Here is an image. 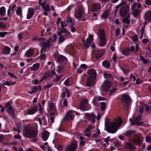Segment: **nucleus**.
I'll list each match as a JSON object with an SVG mask.
<instances>
[{"label":"nucleus","instance_id":"obj_1","mask_svg":"<svg viewBox=\"0 0 151 151\" xmlns=\"http://www.w3.org/2000/svg\"><path fill=\"white\" fill-rule=\"evenodd\" d=\"M122 123L121 117H119L115 121L110 123L108 121H106L105 122V129L108 133H114L117 130V128Z\"/></svg>","mask_w":151,"mask_h":151},{"label":"nucleus","instance_id":"obj_2","mask_svg":"<svg viewBox=\"0 0 151 151\" xmlns=\"http://www.w3.org/2000/svg\"><path fill=\"white\" fill-rule=\"evenodd\" d=\"M38 133L37 129L30 125L27 126L24 128L23 132L24 136L27 138H33L31 140V141L36 142L37 140V137Z\"/></svg>","mask_w":151,"mask_h":151},{"label":"nucleus","instance_id":"obj_3","mask_svg":"<svg viewBox=\"0 0 151 151\" xmlns=\"http://www.w3.org/2000/svg\"><path fill=\"white\" fill-rule=\"evenodd\" d=\"M132 141L134 145L129 142H126L124 145L125 148L130 151H134L136 148L135 145L140 146L142 144L143 140H142L139 138H135L133 139Z\"/></svg>","mask_w":151,"mask_h":151},{"label":"nucleus","instance_id":"obj_4","mask_svg":"<svg viewBox=\"0 0 151 151\" xmlns=\"http://www.w3.org/2000/svg\"><path fill=\"white\" fill-rule=\"evenodd\" d=\"M88 76L86 82V86L90 87L92 86L96 78L97 73L96 70L92 68L89 70L88 72Z\"/></svg>","mask_w":151,"mask_h":151},{"label":"nucleus","instance_id":"obj_5","mask_svg":"<svg viewBox=\"0 0 151 151\" xmlns=\"http://www.w3.org/2000/svg\"><path fill=\"white\" fill-rule=\"evenodd\" d=\"M98 33L99 36V46L101 47H104L106 45V42L105 31L103 29H100Z\"/></svg>","mask_w":151,"mask_h":151},{"label":"nucleus","instance_id":"obj_6","mask_svg":"<svg viewBox=\"0 0 151 151\" xmlns=\"http://www.w3.org/2000/svg\"><path fill=\"white\" fill-rule=\"evenodd\" d=\"M121 99L122 102L128 108L132 102L130 96L127 94H124L122 95Z\"/></svg>","mask_w":151,"mask_h":151},{"label":"nucleus","instance_id":"obj_7","mask_svg":"<svg viewBox=\"0 0 151 151\" xmlns=\"http://www.w3.org/2000/svg\"><path fill=\"white\" fill-rule=\"evenodd\" d=\"M4 106L6 108H7V112L13 119H14L15 117V115L14 114L15 109L10 104V102H8L5 104Z\"/></svg>","mask_w":151,"mask_h":151},{"label":"nucleus","instance_id":"obj_8","mask_svg":"<svg viewBox=\"0 0 151 151\" xmlns=\"http://www.w3.org/2000/svg\"><path fill=\"white\" fill-rule=\"evenodd\" d=\"M129 6L126 5L121 7L119 10L120 15L121 17H123L126 16L128 14L129 10Z\"/></svg>","mask_w":151,"mask_h":151},{"label":"nucleus","instance_id":"obj_9","mask_svg":"<svg viewBox=\"0 0 151 151\" xmlns=\"http://www.w3.org/2000/svg\"><path fill=\"white\" fill-rule=\"evenodd\" d=\"M48 107L49 108L48 111L50 113V115L51 116H54L56 114V109L55 105L52 102L48 103Z\"/></svg>","mask_w":151,"mask_h":151},{"label":"nucleus","instance_id":"obj_10","mask_svg":"<svg viewBox=\"0 0 151 151\" xmlns=\"http://www.w3.org/2000/svg\"><path fill=\"white\" fill-rule=\"evenodd\" d=\"M54 57L55 58H57L58 62L61 63H65L67 61V59L65 56L62 55H59L58 53H55Z\"/></svg>","mask_w":151,"mask_h":151},{"label":"nucleus","instance_id":"obj_11","mask_svg":"<svg viewBox=\"0 0 151 151\" xmlns=\"http://www.w3.org/2000/svg\"><path fill=\"white\" fill-rule=\"evenodd\" d=\"M77 146V142H73L66 147L65 151H75Z\"/></svg>","mask_w":151,"mask_h":151},{"label":"nucleus","instance_id":"obj_12","mask_svg":"<svg viewBox=\"0 0 151 151\" xmlns=\"http://www.w3.org/2000/svg\"><path fill=\"white\" fill-rule=\"evenodd\" d=\"M74 117V111L70 110L66 113L64 119L66 121H70L73 120Z\"/></svg>","mask_w":151,"mask_h":151},{"label":"nucleus","instance_id":"obj_13","mask_svg":"<svg viewBox=\"0 0 151 151\" xmlns=\"http://www.w3.org/2000/svg\"><path fill=\"white\" fill-rule=\"evenodd\" d=\"M88 103V100L86 99H83L81 101L79 106V109L83 111H86L87 110L86 107L87 104Z\"/></svg>","mask_w":151,"mask_h":151},{"label":"nucleus","instance_id":"obj_14","mask_svg":"<svg viewBox=\"0 0 151 151\" xmlns=\"http://www.w3.org/2000/svg\"><path fill=\"white\" fill-rule=\"evenodd\" d=\"M38 109V106L36 105L35 104L33 106L28 110L27 114H24V115H33L37 111Z\"/></svg>","mask_w":151,"mask_h":151},{"label":"nucleus","instance_id":"obj_15","mask_svg":"<svg viewBox=\"0 0 151 151\" xmlns=\"http://www.w3.org/2000/svg\"><path fill=\"white\" fill-rule=\"evenodd\" d=\"M84 12V11L83 8L81 7H79L78 10L75 12V17L77 19H78L81 17Z\"/></svg>","mask_w":151,"mask_h":151},{"label":"nucleus","instance_id":"obj_16","mask_svg":"<svg viewBox=\"0 0 151 151\" xmlns=\"http://www.w3.org/2000/svg\"><path fill=\"white\" fill-rule=\"evenodd\" d=\"M102 87L104 91L108 92L111 87L110 82L109 80H105L102 84Z\"/></svg>","mask_w":151,"mask_h":151},{"label":"nucleus","instance_id":"obj_17","mask_svg":"<svg viewBox=\"0 0 151 151\" xmlns=\"http://www.w3.org/2000/svg\"><path fill=\"white\" fill-rule=\"evenodd\" d=\"M85 115L88 120H91V123H94L95 122L96 116L93 113L91 114L87 113L85 114Z\"/></svg>","mask_w":151,"mask_h":151},{"label":"nucleus","instance_id":"obj_18","mask_svg":"<svg viewBox=\"0 0 151 151\" xmlns=\"http://www.w3.org/2000/svg\"><path fill=\"white\" fill-rule=\"evenodd\" d=\"M101 5L100 4L98 3H94L91 6V10L92 12L96 11L101 9Z\"/></svg>","mask_w":151,"mask_h":151},{"label":"nucleus","instance_id":"obj_19","mask_svg":"<svg viewBox=\"0 0 151 151\" xmlns=\"http://www.w3.org/2000/svg\"><path fill=\"white\" fill-rule=\"evenodd\" d=\"M40 43L42 48L45 50H47V47H49L50 45L49 40H47L46 42H40Z\"/></svg>","mask_w":151,"mask_h":151},{"label":"nucleus","instance_id":"obj_20","mask_svg":"<svg viewBox=\"0 0 151 151\" xmlns=\"http://www.w3.org/2000/svg\"><path fill=\"white\" fill-rule=\"evenodd\" d=\"M34 14V10L32 8L29 9L28 11V13L27 15V19H30Z\"/></svg>","mask_w":151,"mask_h":151},{"label":"nucleus","instance_id":"obj_21","mask_svg":"<svg viewBox=\"0 0 151 151\" xmlns=\"http://www.w3.org/2000/svg\"><path fill=\"white\" fill-rule=\"evenodd\" d=\"M49 135V132L47 130H45L42 134V139L44 141H46L48 139Z\"/></svg>","mask_w":151,"mask_h":151},{"label":"nucleus","instance_id":"obj_22","mask_svg":"<svg viewBox=\"0 0 151 151\" xmlns=\"http://www.w3.org/2000/svg\"><path fill=\"white\" fill-rule=\"evenodd\" d=\"M145 19L147 21L151 22V10L148 11L145 13Z\"/></svg>","mask_w":151,"mask_h":151},{"label":"nucleus","instance_id":"obj_23","mask_svg":"<svg viewBox=\"0 0 151 151\" xmlns=\"http://www.w3.org/2000/svg\"><path fill=\"white\" fill-rule=\"evenodd\" d=\"M11 51V48L8 46H5L2 51V53L4 54H9Z\"/></svg>","mask_w":151,"mask_h":151},{"label":"nucleus","instance_id":"obj_24","mask_svg":"<svg viewBox=\"0 0 151 151\" xmlns=\"http://www.w3.org/2000/svg\"><path fill=\"white\" fill-rule=\"evenodd\" d=\"M122 53L126 56H128L130 55L129 52V48L126 47L121 50Z\"/></svg>","mask_w":151,"mask_h":151},{"label":"nucleus","instance_id":"obj_25","mask_svg":"<svg viewBox=\"0 0 151 151\" xmlns=\"http://www.w3.org/2000/svg\"><path fill=\"white\" fill-rule=\"evenodd\" d=\"M40 67V64L38 63H36L33 65L32 66L30 67V70L32 71H35L37 70Z\"/></svg>","mask_w":151,"mask_h":151},{"label":"nucleus","instance_id":"obj_26","mask_svg":"<svg viewBox=\"0 0 151 151\" xmlns=\"http://www.w3.org/2000/svg\"><path fill=\"white\" fill-rule=\"evenodd\" d=\"M102 64L104 67L107 69L109 68L111 66L109 62L106 60L103 61L102 63Z\"/></svg>","mask_w":151,"mask_h":151},{"label":"nucleus","instance_id":"obj_27","mask_svg":"<svg viewBox=\"0 0 151 151\" xmlns=\"http://www.w3.org/2000/svg\"><path fill=\"white\" fill-rule=\"evenodd\" d=\"M103 75L105 78L108 79V80H112L113 79L111 74L104 73Z\"/></svg>","mask_w":151,"mask_h":151},{"label":"nucleus","instance_id":"obj_28","mask_svg":"<svg viewBox=\"0 0 151 151\" xmlns=\"http://www.w3.org/2000/svg\"><path fill=\"white\" fill-rule=\"evenodd\" d=\"M129 121L132 125H138L139 124V121L136 118L134 120L131 118H130L129 119Z\"/></svg>","mask_w":151,"mask_h":151},{"label":"nucleus","instance_id":"obj_29","mask_svg":"<svg viewBox=\"0 0 151 151\" xmlns=\"http://www.w3.org/2000/svg\"><path fill=\"white\" fill-rule=\"evenodd\" d=\"M130 17L129 14H128L127 17L125 18L122 20V22L124 23H126L127 24L129 25L130 24V20L128 19Z\"/></svg>","mask_w":151,"mask_h":151},{"label":"nucleus","instance_id":"obj_30","mask_svg":"<svg viewBox=\"0 0 151 151\" xmlns=\"http://www.w3.org/2000/svg\"><path fill=\"white\" fill-rule=\"evenodd\" d=\"M6 9L5 7L2 6L0 8V15L1 16H4L6 13Z\"/></svg>","mask_w":151,"mask_h":151},{"label":"nucleus","instance_id":"obj_31","mask_svg":"<svg viewBox=\"0 0 151 151\" xmlns=\"http://www.w3.org/2000/svg\"><path fill=\"white\" fill-rule=\"evenodd\" d=\"M16 13L20 17H22V9L21 7H18L16 11Z\"/></svg>","mask_w":151,"mask_h":151},{"label":"nucleus","instance_id":"obj_32","mask_svg":"<svg viewBox=\"0 0 151 151\" xmlns=\"http://www.w3.org/2000/svg\"><path fill=\"white\" fill-rule=\"evenodd\" d=\"M92 40H91L90 38H87L86 42L85 43V47L86 48L88 47L89 45L92 43Z\"/></svg>","mask_w":151,"mask_h":151},{"label":"nucleus","instance_id":"obj_33","mask_svg":"<svg viewBox=\"0 0 151 151\" xmlns=\"http://www.w3.org/2000/svg\"><path fill=\"white\" fill-rule=\"evenodd\" d=\"M109 12L108 10H106L104 11L101 15V17L105 19L108 18L109 15Z\"/></svg>","mask_w":151,"mask_h":151},{"label":"nucleus","instance_id":"obj_34","mask_svg":"<svg viewBox=\"0 0 151 151\" xmlns=\"http://www.w3.org/2000/svg\"><path fill=\"white\" fill-rule=\"evenodd\" d=\"M41 5H42V8L45 11L50 12L51 11V9L49 4H46V6L45 5H43V4H41Z\"/></svg>","mask_w":151,"mask_h":151},{"label":"nucleus","instance_id":"obj_35","mask_svg":"<svg viewBox=\"0 0 151 151\" xmlns=\"http://www.w3.org/2000/svg\"><path fill=\"white\" fill-rule=\"evenodd\" d=\"M140 12V10L139 9H135L133 12V14L135 17H138Z\"/></svg>","mask_w":151,"mask_h":151},{"label":"nucleus","instance_id":"obj_36","mask_svg":"<svg viewBox=\"0 0 151 151\" xmlns=\"http://www.w3.org/2000/svg\"><path fill=\"white\" fill-rule=\"evenodd\" d=\"M33 54V52L29 50H28L25 52V55L27 57H30L32 56Z\"/></svg>","mask_w":151,"mask_h":151},{"label":"nucleus","instance_id":"obj_37","mask_svg":"<svg viewBox=\"0 0 151 151\" xmlns=\"http://www.w3.org/2000/svg\"><path fill=\"white\" fill-rule=\"evenodd\" d=\"M139 58L144 64H147L149 62V60L147 59H145L143 56H139Z\"/></svg>","mask_w":151,"mask_h":151},{"label":"nucleus","instance_id":"obj_38","mask_svg":"<svg viewBox=\"0 0 151 151\" xmlns=\"http://www.w3.org/2000/svg\"><path fill=\"white\" fill-rule=\"evenodd\" d=\"M143 104L145 107V111L151 112V106H150L147 104Z\"/></svg>","mask_w":151,"mask_h":151},{"label":"nucleus","instance_id":"obj_39","mask_svg":"<svg viewBox=\"0 0 151 151\" xmlns=\"http://www.w3.org/2000/svg\"><path fill=\"white\" fill-rule=\"evenodd\" d=\"M100 104L101 106V109L102 110H105L107 108L106 104L104 102H101Z\"/></svg>","mask_w":151,"mask_h":151},{"label":"nucleus","instance_id":"obj_40","mask_svg":"<svg viewBox=\"0 0 151 151\" xmlns=\"http://www.w3.org/2000/svg\"><path fill=\"white\" fill-rule=\"evenodd\" d=\"M16 83V82H10L9 81H6L3 84V85L8 86L11 85H14Z\"/></svg>","mask_w":151,"mask_h":151},{"label":"nucleus","instance_id":"obj_41","mask_svg":"<svg viewBox=\"0 0 151 151\" xmlns=\"http://www.w3.org/2000/svg\"><path fill=\"white\" fill-rule=\"evenodd\" d=\"M135 132L136 131L135 130H129L126 131L124 134L126 136H127Z\"/></svg>","mask_w":151,"mask_h":151},{"label":"nucleus","instance_id":"obj_42","mask_svg":"<svg viewBox=\"0 0 151 151\" xmlns=\"http://www.w3.org/2000/svg\"><path fill=\"white\" fill-rule=\"evenodd\" d=\"M60 31L62 33H65V35L67 37L69 35V33L67 32V29L64 28H61L60 29Z\"/></svg>","mask_w":151,"mask_h":151},{"label":"nucleus","instance_id":"obj_43","mask_svg":"<svg viewBox=\"0 0 151 151\" xmlns=\"http://www.w3.org/2000/svg\"><path fill=\"white\" fill-rule=\"evenodd\" d=\"M103 55V54L101 52L97 53L95 56L96 59L98 60L101 58L102 56Z\"/></svg>","mask_w":151,"mask_h":151},{"label":"nucleus","instance_id":"obj_44","mask_svg":"<svg viewBox=\"0 0 151 151\" xmlns=\"http://www.w3.org/2000/svg\"><path fill=\"white\" fill-rule=\"evenodd\" d=\"M93 128V127L91 125H89L86 129L85 131H84V133L86 132H89Z\"/></svg>","mask_w":151,"mask_h":151},{"label":"nucleus","instance_id":"obj_45","mask_svg":"<svg viewBox=\"0 0 151 151\" xmlns=\"http://www.w3.org/2000/svg\"><path fill=\"white\" fill-rule=\"evenodd\" d=\"M65 40V37L63 36H60L59 38L58 44H59L62 43Z\"/></svg>","mask_w":151,"mask_h":151},{"label":"nucleus","instance_id":"obj_46","mask_svg":"<svg viewBox=\"0 0 151 151\" xmlns=\"http://www.w3.org/2000/svg\"><path fill=\"white\" fill-rule=\"evenodd\" d=\"M98 99L96 97H95L93 101V104L96 106H98Z\"/></svg>","mask_w":151,"mask_h":151},{"label":"nucleus","instance_id":"obj_47","mask_svg":"<svg viewBox=\"0 0 151 151\" xmlns=\"http://www.w3.org/2000/svg\"><path fill=\"white\" fill-rule=\"evenodd\" d=\"M39 106V113L40 114H42L43 113V106H42L40 103L38 104Z\"/></svg>","mask_w":151,"mask_h":151},{"label":"nucleus","instance_id":"obj_48","mask_svg":"<svg viewBox=\"0 0 151 151\" xmlns=\"http://www.w3.org/2000/svg\"><path fill=\"white\" fill-rule=\"evenodd\" d=\"M145 109V106H141L139 109V112L141 114H142Z\"/></svg>","mask_w":151,"mask_h":151},{"label":"nucleus","instance_id":"obj_49","mask_svg":"<svg viewBox=\"0 0 151 151\" xmlns=\"http://www.w3.org/2000/svg\"><path fill=\"white\" fill-rule=\"evenodd\" d=\"M120 69L123 71L125 75H127V74L129 72V71L125 69L122 68V67L120 68Z\"/></svg>","mask_w":151,"mask_h":151},{"label":"nucleus","instance_id":"obj_50","mask_svg":"<svg viewBox=\"0 0 151 151\" xmlns=\"http://www.w3.org/2000/svg\"><path fill=\"white\" fill-rule=\"evenodd\" d=\"M7 34V32H0V37H4Z\"/></svg>","mask_w":151,"mask_h":151},{"label":"nucleus","instance_id":"obj_51","mask_svg":"<svg viewBox=\"0 0 151 151\" xmlns=\"http://www.w3.org/2000/svg\"><path fill=\"white\" fill-rule=\"evenodd\" d=\"M8 75L11 77L14 78L15 79H17V76H14L13 73L8 72Z\"/></svg>","mask_w":151,"mask_h":151},{"label":"nucleus","instance_id":"obj_52","mask_svg":"<svg viewBox=\"0 0 151 151\" xmlns=\"http://www.w3.org/2000/svg\"><path fill=\"white\" fill-rule=\"evenodd\" d=\"M133 41L134 42H137L138 40V36L137 35H135L134 36H133Z\"/></svg>","mask_w":151,"mask_h":151},{"label":"nucleus","instance_id":"obj_53","mask_svg":"<svg viewBox=\"0 0 151 151\" xmlns=\"http://www.w3.org/2000/svg\"><path fill=\"white\" fill-rule=\"evenodd\" d=\"M74 22L73 21V19L71 17H67V19L66 20V22H67L70 23Z\"/></svg>","mask_w":151,"mask_h":151},{"label":"nucleus","instance_id":"obj_54","mask_svg":"<svg viewBox=\"0 0 151 151\" xmlns=\"http://www.w3.org/2000/svg\"><path fill=\"white\" fill-rule=\"evenodd\" d=\"M63 104L65 107H67L68 105V102L66 99H65L63 100Z\"/></svg>","mask_w":151,"mask_h":151},{"label":"nucleus","instance_id":"obj_55","mask_svg":"<svg viewBox=\"0 0 151 151\" xmlns=\"http://www.w3.org/2000/svg\"><path fill=\"white\" fill-rule=\"evenodd\" d=\"M42 0H39L38 1V4L40 6H41L42 7V5H41V4H43V5H45V4L46 3V1H43V2H42Z\"/></svg>","mask_w":151,"mask_h":151},{"label":"nucleus","instance_id":"obj_56","mask_svg":"<svg viewBox=\"0 0 151 151\" xmlns=\"http://www.w3.org/2000/svg\"><path fill=\"white\" fill-rule=\"evenodd\" d=\"M64 83L66 86H69L70 85L69 81V79L68 78L66 79L65 80Z\"/></svg>","mask_w":151,"mask_h":151},{"label":"nucleus","instance_id":"obj_57","mask_svg":"<svg viewBox=\"0 0 151 151\" xmlns=\"http://www.w3.org/2000/svg\"><path fill=\"white\" fill-rule=\"evenodd\" d=\"M146 141L147 142H151V136H148L146 137Z\"/></svg>","mask_w":151,"mask_h":151},{"label":"nucleus","instance_id":"obj_58","mask_svg":"<svg viewBox=\"0 0 151 151\" xmlns=\"http://www.w3.org/2000/svg\"><path fill=\"white\" fill-rule=\"evenodd\" d=\"M37 91V86H34L32 90V92L34 93H36Z\"/></svg>","mask_w":151,"mask_h":151},{"label":"nucleus","instance_id":"obj_59","mask_svg":"<svg viewBox=\"0 0 151 151\" xmlns=\"http://www.w3.org/2000/svg\"><path fill=\"white\" fill-rule=\"evenodd\" d=\"M120 33V29L119 28H117L116 30L115 35L116 36H118Z\"/></svg>","mask_w":151,"mask_h":151},{"label":"nucleus","instance_id":"obj_60","mask_svg":"<svg viewBox=\"0 0 151 151\" xmlns=\"http://www.w3.org/2000/svg\"><path fill=\"white\" fill-rule=\"evenodd\" d=\"M145 4L148 6H151V0H145Z\"/></svg>","mask_w":151,"mask_h":151},{"label":"nucleus","instance_id":"obj_61","mask_svg":"<svg viewBox=\"0 0 151 151\" xmlns=\"http://www.w3.org/2000/svg\"><path fill=\"white\" fill-rule=\"evenodd\" d=\"M42 120L43 122V124L44 125H46L47 124V122L46 119L44 116H43L42 118Z\"/></svg>","mask_w":151,"mask_h":151},{"label":"nucleus","instance_id":"obj_62","mask_svg":"<svg viewBox=\"0 0 151 151\" xmlns=\"http://www.w3.org/2000/svg\"><path fill=\"white\" fill-rule=\"evenodd\" d=\"M116 91V89L115 87H114L112 88L111 90H110L109 92L110 94H112Z\"/></svg>","mask_w":151,"mask_h":151},{"label":"nucleus","instance_id":"obj_63","mask_svg":"<svg viewBox=\"0 0 151 151\" xmlns=\"http://www.w3.org/2000/svg\"><path fill=\"white\" fill-rule=\"evenodd\" d=\"M66 95V92H63L61 94L60 97L61 98H63V99L65 97Z\"/></svg>","mask_w":151,"mask_h":151},{"label":"nucleus","instance_id":"obj_64","mask_svg":"<svg viewBox=\"0 0 151 151\" xmlns=\"http://www.w3.org/2000/svg\"><path fill=\"white\" fill-rule=\"evenodd\" d=\"M142 82V80H139V78H137L136 81V84H141Z\"/></svg>","mask_w":151,"mask_h":151}]
</instances>
